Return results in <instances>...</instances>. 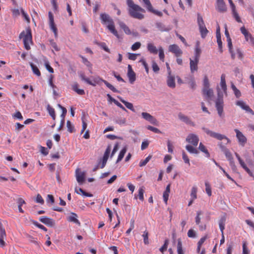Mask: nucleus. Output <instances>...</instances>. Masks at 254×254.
I'll return each mask as SVG.
<instances>
[{
  "instance_id": "nucleus-52",
  "label": "nucleus",
  "mask_w": 254,
  "mask_h": 254,
  "mask_svg": "<svg viewBox=\"0 0 254 254\" xmlns=\"http://www.w3.org/2000/svg\"><path fill=\"white\" fill-rule=\"evenodd\" d=\"M207 239V236H205L204 237H202L199 241H198L197 243V250L198 251L200 250V247L201 245L203 244V243L205 242V241Z\"/></svg>"
},
{
  "instance_id": "nucleus-27",
  "label": "nucleus",
  "mask_w": 254,
  "mask_h": 254,
  "mask_svg": "<svg viewBox=\"0 0 254 254\" xmlns=\"http://www.w3.org/2000/svg\"><path fill=\"white\" fill-rule=\"evenodd\" d=\"M226 217L225 216L222 217L219 221V226L221 231L222 235L223 234V231L225 229Z\"/></svg>"
},
{
  "instance_id": "nucleus-2",
  "label": "nucleus",
  "mask_w": 254,
  "mask_h": 254,
  "mask_svg": "<svg viewBox=\"0 0 254 254\" xmlns=\"http://www.w3.org/2000/svg\"><path fill=\"white\" fill-rule=\"evenodd\" d=\"M100 18L101 23L104 25H106L109 30L116 37L119 38V35L115 29L114 22L110 16L106 13H102L100 14Z\"/></svg>"
},
{
  "instance_id": "nucleus-57",
  "label": "nucleus",
  "mask_w": 254,
  "mask_h": 254,
  "mask_svg": "<svg viewBox=\"0 0 254 254\" xmlns=\"http://www.w3.org/2000/svg\"><path fill=\"white\" fill-rule=\"evenodd\" d=\"M203 88H209V82L208 79L206 76H205L203 79Z\"/></svg>"
},
{
  "instance_id": "nucleus-14",
  "label": "nucleus",
  "mask_w": 254,
  "mask_h": 254,
  "mask_svg": "<svg viewBox=\"0 0 254 254\" xmlns=\"http://www.w3.org/2000/svg\"><path fill=\"white\" fill-rule=\"evenodd\" d=\"M178 117L180 120L185 123L187 125L192 127H194L195 126L194 123L192 122L189 117L185 116L182 113L179 114Z\"/></svg>"
},
{
  "instance_id": "nucleus-61",
  "label": "nucleus",
  "mask_w": 254,
  "mask_h": 254,
  "mask_svg": "<svg viewBox=\"0 0 254 254\" xmlns=\"http://www.w3.org/2000/svg\"><path fill=\"white\" fill-rule=\"evenodd\" d=\"M188 236L190 238H195L196 237V233L193 230L190 229L188 232Z\"/></svg>"
},
{
  "instance_id": "nucleus-56",
  "label": "nucleus",
  "mask_w": 254,
  "mask_h": 254,
  "mask_svg": "<svg viewBox=\"0 0 254 254\" xmlns=\"http://www.w3.org/2000/svg\"><path fill=\"white\" fill-rule=\"evenodd\" d=\"M140 46V43L139 42H136L131 46V49L132 51H136L139 49Z\"/></svg>"
},
{
  "instance_id": "nucleus-40",
  "label": "nucleus",
  "mask_w": 254,
  "mask_h": 254,
  "mask_svg": "<svg viewBox=\"0 0 254 254\" xmlns=\"http://www.w3.org/2000/svg\"><path fill=\"white\" fill-rule=\"evenodd\" d=\"M30 66L31 67L33 73L37 76H40L41 75V72L39 70L38 68L32 63L30 64Z\"/></svg>"
},
{
  "instance_id": "nucleus-37",
  "label": "nucleus",
  "mask_w": 254,
  "mask_h": 254,
  "mask_svg": "<svg viewBox=\"0 0 254 254\" xmlns=\"http://www.w3.org/2000/svg\"><path fill=\"white\" fill-rule=\"evenodd\" d=\"M47 110L50 115L52 117V119L55 120L56 119L55 109L51 107L49 105H48L47 106Z\"/></svg>"
},
{
  "instance_id": "nucleus-31",
  "label": "nucleus",
  "mask_w": 254,
  "mask_h": 254,
  "mask_svg": "<svg viewBox=\"0 0 254 254\" xmlns=\"http://www.w3.org/2000/svg\"><path fill=\"white\" fill-rule=\"evenodd\" d=\"M216 9L220 12H225L227 10V8L225 4V2L219 3L217 4Z\"/></svg>"
},
{
  "instance_id": "nucleus-43",
  "label": "nucleus",
  "mask_w": 254,
  "mask_h": 254,
  "mask_svg": "<svg viewBox=\"0 0 254 254\" xmlns=\"http://www.w3.org/2000/svg\"><path fill=\"white\" fill-rule=\"evenodd\" d=\"M152 158V155H148L144 160H142L140 161L139 166L140 167H143L146 165V164L150 161Z\"/></svg>"
},
{
  "instance_id": "nucleus-8",
  "label": "nucleus",
  "mask_w": 254,
  "mask_h": 254,
  "mask_svg": "<svg viewBox=\"0 0 254 254\" xmlns=\"http://www.w3.org/2000/svg\"><path fill=\"white\" fill-rule=\"evenodd\" d=\"M169 51L174 54L176 57H180L183 54L182 50L176 44H172L169 46Z\"/></svg>"
},
{
  "instance_id": "nucleus-55",
  "label": "nucleus",
  "mask_w": 254,
  "mask_h": 254,
  "mask_svg": "<svg viewBox=\"0 0 254 254\" xmlns=\"http://www.w3.org/2000/svg\"><path fill=\"white\" fill-rule=\"evenodd\" d=\"M183 159L184 160L185 163L188 164L189 166L190 165V159L188 155L183 151L182 153Z\"/></svg>"
},
{
  "instance_id": "nucleus-62",
  "label": "nucleus",
  "mask_w": 254,
  "mask_h": 254,
  "mask_svg": "<svg viewBox=\"0 0 254 254\" xmlns=\"http://www.w3.org/2000/svg\"><path fill=\"white\" fill-rule=\"evenodd\" d=\"M80 57L82 59V62L85 65H86L87 66H88V67L91 66V64L90 62L89 61H88L86 58H84V57H83L82 56H80Z\"/></svg>"
},
{
  "instance_id": "nucleus-5",
  "label": "nucleus",
  "mask_w": 254,
  "mask_h": 254,
  "mask_svg": "<svg viewBox=\"0 0 254 254\" xmlns=\"http://www.w3.org/2000/svg\"><path fill=\"white\" fill-rule=\"evenodd\" d=\"M197 21L201 36L202 38H204L208 34V30L206 28L202 17L199 13L197 14Z\"/></svg>"
},
{
  "instance_id": "nucleus-36",
  "label": "nucleus",
  "mask_w": 254,
  "mask_h": 254,
  "mask_svg": "<svg viewBox=\"0 0 254 254\" xmlns=\"http://www.w3.org/2000/svg\"><path fill=\"white\" fill-rule=\"evenodd\" d=\"M186 148L190 153L197 154L199 152L197 149L190 145H187Z\"/></svg>"
},
{
  "instance_id": "nucleus-45",
  "label": "nucleus",
  "mask_w": 254,
  "mask_h": 254,
  "mask_svg": "<svg viewBox=\"0 0 254 254\" xmlns=\"http://www.w3.org/2000/svg\"><path fill=\"white\" fill-rule=\"evenodd\" d=\"M205 191L207 195L209 196H211L212 195V192H211V188L208 182L205 183Z\"/></svg>"
},
{
  "instance_id": "nucleus-35",
  "label": "nucleus",
  "mask_w": 254,
  "mask_h": 254,
  "mask_svg": "<svg viewBox=\"0 0 254 254\" xmlns=\"http://www.w3.org/2000/svg\"><path fill=\"white\" fill-rule=\"evenodd\" d=\"M177 253L178 254H184L183 250L182 243L180 238L178 239L177 240Z\"/></svg>"
},
{
  "instance_id": "nucleus-60",
  "label": "nucleus",
  "mask_w": 254,
  "mask_h": 254,
  "mask_svg": "<svg viewBox=\"0 0 254 254\" xmlns=\"http://www.w3.org/2000/svg\"><path fill=\"white\" fill-rule=\"evenodd\" d=\"M35 201L37 203H39L41 204H43L44 203V200L40 194H37Z\"/></svg>"
},
{
  "instance_id": "nucleus-1",
  "label": "nucleus",
  "mask_w": 254,
  "mask_h": 254,
  "mask_svg": "<svg viewBox=\"0 0 254 254\" xmlns=\"http://www.w3.org/2000/svg\"><path fill=\"white\" fill-rule=\"evenodd\" d=\"M129 15L132 18L142 19L144 18L145 10L139 5L134 3L132 0H127Z\"/></svg>"
},
{
  "instance_id": "nucleus-16",
  "label": "nucleus",
  "mask_w": 254,
  "mask_h": 254,
  "mask_svg": "<svg viewBox=\"0 0 254 254\" xmlns=\"http://www.w3.org/2000/svg\"><path fill=\"white\" fill-rule=\"evenodd\" d=\"M6 238V233L4 228L1 224H0V247H4L5 245V242L4 239Z\"/></svg>"
},
{
  "instance_id": "nucleus-38",
  "label": "nucleus",
  "mask_w": 254,
  "mask_h": 254,
  "mask_svg": "<svg viewBox=\"0 0 254 254\" xmlns=\"http://www.w3.org/2000/svg\"><path fill=\"white\" fill-rule=\"evenodd\" d=\"M197 188L195 186H193L191 190L190 198L192 199H195L197 198Z\"/></svg>"
},
{
  "instance_id": "nucleus-64",
  "label": "nucleus",
  "mask_w": 254,
  "mask_h": 254,
  "mask_svg": "<svg viewBox=\"0 0 254 254\" xmlns=\"http://www.w3.org/2000/svg\"><path fill=\"white\" fill-rule=\"evenodd\" d=\"M250 37H248L247 39H245L247 42L254 47V38L252 36V34H250Z\"/></svg>"
},
{
  "instance_id": "nucleus-63",
  "label": "nucleus",
  "mask_w": 254,
  "mask_h": 254,
  "mask_svg": "<svg viewBox=\"0 0 254 254\" xmlns=\"http://www.w3.org/2000/svg\"><path fill=\"white\" fill-rule=\"evenodd\" d=\"M107 160H108V159H106L104 158L103 157L102 160H101V162H100L99 163V167H100L101 168H104V167L105 166V165L106 164Z\"/></svg>"
},
{
  "instance_id": "nucleus-48",
  "label": "nucleus",
  "mask_w": 254,
  "mask_h": 254,
  "mask_svg": "<svg viewBox=\"0 0 254 254\" xmlns=\"http://www.w3.org/2000/svg\"><path fill=\"white\" fill-rule=\"evenodd\" d=\"M241 33L245 36V39L250 37V33L247 31L244 26H243L240 29Z\"/></svg>"
},
{
  "instance_id": "nucleus-41",
  "label": "nucleus",
  "mask_w": 254,
  "mask_h": 254,
  "mask_svg": "<svg viewBox=\"0 0 254 254\" xmlns=\"http://www.w3.org/2000/svg\"><path fill=\"white\" fill-rule=\"evenodd\" d=\"M144 192V188L143 187H140L138 189V196L139 199L141 201H143L144 200V196L143 194Z\"/></svg>"
},
{
  "instance_id": "nucleus-19",
  "label": "nucleus",
  "mask_w": 254,
  "mask_h": 254,
  "mask_svg": "<svg viewBox=\"0 0 254 254\" xmlns=\"http://www.w3.org/2000/svg\"><path fill=\"white\" fill-rule=\"evenodd\" d=\"M236 105L240 106L242 109L245 110L247 112L250 113L252 115H254V112L243 101H238L236 102Z\"/></svg>"
},
{
  "instance_id": "nucleus-23",
  "label": "nucleus",
  "mask_w": 254,
  "mask_h": 254,
  "mask_svg": "<svg viewBox=\"0 0 254 254\" xmlns=\"http://www.w3.org/2000/svg\"><path fill=\"white\" fill-rule=\"evenodd\" d=\"M78 87H79V84L76 82H74L71 85L72 89L74 92H75L77 94L80 95H83L85 94L84 90L83 89H79Z\"/></svg>"
},
{
  "instance_id": "nucleus-34",
  "label": "nucleus",
  "mask_w": 254,
  "mask_h": 254,
  "mask_svg": "<svg viewBox=\"0 0 254 254\" xmlns=\"http://www.w3.org/2000/svg\"><path fill=\"white\" fill-rule=\"evenodd\" d=\"M120 101L126 106V107L130 110L131 111L134 112V109L133 108V105L132 103L128 102L125 100L123 99L122 98H120Z\"/></svg>"
},
{
  "instance_id": "nucleus-50",
  "label": "nucleus",
  "mask_w": 254,
  "mask_h": 254,
  "mask_svg": "<svg viewBox=\"0 0 254 254\" xmlns=\"http://www.w3.org/2000/svg\"><path fill=\"white\" fill-rule=\"evenodd\" d=\"M224 153L226 156V157L230 161V162H233V158L231 152L228 149H226L225 150Z\"/></svg>"
},
{
  "instance_id": "nucleus-39",
  "label": "nucleus",
  "mask_w": 254,
  "mask_h": 254,
  "mask_svg": "<svg viewBox=\"0 0 254 254\" xmlns=\"http://www.w3.org/2000/svg\"><path fill=\"white\" fill-rule=\"evenodd\" d=\"M126 152H127V148H126V147H125L120 151L119 155L118 156L117 160V162H119L122 160V159L123 158Z\"/></svg>"
},
{
  "instance_id": "nucleus-53",
  "label": "nucleus",
  "mask_w": 254,
  "mask_h": 254,
  "mask_svg": "<svg viewBox=\"0 0 254 254\" xmlns=\"http://www.w3.org/2000/svg\"><path fill=\"white\" fill-rule=\"evenodd\" d=\"M233 53L235 54V58L237 57L239 59L242 60L243 58V54L239 49H237L236 52L233 51Z\"/></svg>"
},
{
  "instance_id": "nucleus-21",
  "label": "nucleus",
  "mask_w": 254,
  "mask_h": 254,
  "mask_svg": "<svg viewBox=\"0 0 254 254\" xmlns=\"http://www.w3.org/2000/svg\"><path fill=\"white\" fill-rule=\"evenodd\" d=\"M190 70L191 73H193L194 71H197L198 69V63L199 60L194 59L192 60L191 58L190 59Z\"/></svg>"
},
{
  "instance_id": "nucleus-47",
  "label": "nucleus",
  "mask_w": 254,
  "mask_h": 254,
  "mask_svg": "<svg viewBox=\"0 0 254 254\" xmlns=\"http://www.w3.org/2000/svg\"><path fill=\"white\" fill-rule=\"evenodd\" d=\"M241 33L245 36V39L250 37V33L247 31L244 26H243L240 29Z\"/></svg>"
},
{
  "instance_id": "nucleus-54",
  "label": "nucleus",
  "mask_w": 254,
  "mask_h": 254,
  "mask_svg": "<svg viewBox=\"0 0 254 254\" xmlns=\"http://www.w3.org/2000/svg\"><path fill=\"white\" fill-rule=\"evenodd\" d=\"M147 128L148 130H151V131H152L155 133H160L161 132V131L158 128L153 127L151 126H148L147 127Z\"/></svg>"
},
{
  "instance_id": "nucleus-9",
  "label": "nucleus",
  "mask_w": 254,
  "mask_h": 254,
  "mask_svg": "<svg viewBox=\"0 0 254 254\" xmlns=\"http://www.w3.org/2000/svg\"><path fill=\"white\" fill-rule=\"evenodd\" d=\"M49 18V25L51 29L54 32L55 36H58V30L54 23V16L51 11L48 13Z\"/></svg>"
},
{
  "instance_id": "nucleus-22",
  "label": "nucleus",
  "mask_w": 254,
  "mask_h": 254,
  "mask_svg": "<svg viewBox=\"0 0 254 254\" xmlns=\"http://www.w3.org/2000/svg\"><path fill=\"white\" fill-rule=\"evenodd\" d=\"M175 76L170 74H168L167 76V85L170 87L174 88L176 86L175 81Z\"/></svg>"
},
{
  "instance_id": "nucleus-44",
  "label": "nucleus",
  "mask_w": 254,
  "mask_h": 254,
  "mask_svg": "<svg viewBox=\"0 0 254 254\" xmlns=\"http://www.w3.org/2000/svg\"><path fill=\"white\" fill-rule=\"evenodd\" d=\"M158 51L159 52V59L163 62L164 61L165 55L163 48L161 46L159 47Z\"/></svg>"
},
{
  "instance_id": "nucleus-12",
  "label": "nucleus",
  "mask_w": 254,
  "mask_h": 254,
  "mask_svg": "<svg viewBox=\"0 0 254 254\" xmlns=\"http://www.w3.org/2000/svg\"><path fill=\"white\" fill-rule=\"evenodd\" d=\"M202 94L204 97L208 101H210L213 97V91L212 89L209 88L202 89Z\"/></svg>"
},
{
  "instance_id": "nucleus-18",
  "label": "nucleus",
  "mask_w": 254,
  "mask_h": 254,
  "mask_svg": "<svg viewBox=\"0 0 254 254\" xmlns=\"http://www.w3.org/2000/svg\"><path fill=\"white\" fill-rule=\"evenodd\" d=\"M127 68V76L128 77L129 82L132 84L135 81L136 79L135 73L133 71L131 66L130 64L128 65Z\"/></svg>"
},
{
  "instance_id": "nucleus-30",
  "label": "nucleus",
  "mask_w": 254,
  "mask_h": 254,
  "mask_svg": "<svg viewBox=\"0 0 254 254\" xmlns=\"http://www.w3.org/2000/svg\"><path fill=\"white\" fill-rule=\"evenodd\" d=\"M227 41L228 42V46L229 48V50L231 53V58L232 59L234 60L235 59V54L233 53V51L232 50V43L231 41V38H227Z\"/></svg>"
},
{
  "instance_id": "nucleus-6",
  "label": "nucleus",
  "mask_w": 254,
  "mask_h": 254,
  "mask_svg": "<svg viewBox=\"0 0 254 254\" xmlns=\"http://www.w3.org/2000/svg\"><path fill=\"white\" fill-rule=\"evenodd\" d=\"M202 129L207 135L212 137L215 138L219 140H222V139H225L227 140L228 142H230V139L224 135L214 132L204 127H203Z\"/></svg>"
},
{
  "instance_id": "nucleus-46",
  "label": "nucleus",
  "mask_w": 254,
  "mask_h": 254,
  "mask_svg": "<svg viewBox=\"0 0 254 254\" xmlns=\"http://www.w3.org/2000/svg\"><path fill=\"white\" fill-rule=\"evenodd\" d=\"M148 232L147 230H145L143 232V234H142V237L143 238V242L144 244L148 245L149 244L148 240Z\"/></svg>"
},
{
  "instance_id": "nucleus-29",
  "label": "nucleus",
  "mask_w": 254,
  "mask_h": 254,
  "mask_svg": "<svg viewBox=\"0 0 254 254\" xmlns=\"http://www.w3.org/2000/svg\"><path fill=\"white\" fill-rule=\"evenodd\" d=\"M201 49L199 47V43L197 42L195 48V51H194V59H196V60H199V57L201 54Z\"/></svg>"
},
{
  "instance_id": "nucleus-13",
  "label": "nucleus",
  "mask_w": 254,
  "mask_h": 254,
  "mask_svg": "<svg viewBox=\"0 0 254 254\" xmlns=\"http://www.w3.org/2000/svg\"><path fill=\"white\" fill-rule=\"evenodd\" d=\"M235 156L237 158L241 166L246 171V172L251 176H253V174L252 171L247 166L244 161L240 157V155L237 153H235Z\"/></svg>"
},
{
  "instance_id": "nucleus-42",
  "label": "nucleus",
  "mask_w": 254,
  "mask_h": 254,
  "mask_svg": "<svg viewBox=\"0 0 254 254\" xmlns=\"http://www.w3.org/2000/svg\"><path fill=\"white\" fill-rule=\"evenodd\" d=\"M75 191L77 193H78L79 194V192H81V194L84 195V196H87V197H92L93 196L92 194L91 193H88V192H85L84 190H83L81 188H79L78 190H77V189L76 188L75 189Z\"/></svg>"
},
{
  "instance_id": "nucleus-24",
  "label": "nucleus",
  "mask_w": 254,
  "mask_h": 254,
  "mask_svg": "<svg viewBox=\"0 0 254 254\" xmlns=\"http://www.w3.org/2000/svg\"><path fill=\"white\" fill-rule=\"evenodd\" d=\"M147 49L151 54L156 55L158 53V50L153 43H149L147 45Z\"/></svg>"
},
{
  "instance_id": "nucleus-26",
  "label": "nucleus",
  "mask_w": 254,
  "mask_h": 254,
  "mask_svg": "<svg viewBox=\"0 0 254 254\" xmlns=\"http://www.w3.org/2000/svg\"><path fill=\"white\" fill-rule=\"evenodd\" d=\"M225 77L226 76L224 74H222L221 75L220 86L221 87L222 89L223 90L224 92L226 93L227 85L226 84Z\"/></svg>"
},
{
  "instance_id": "nucleus-32",
  "label": "nucleus",
  "mask_w": 254,
  "mask_h": 254,
  "mask_svg": "<svg viewBox=\"0 0 254 254\" xmlns=\"http://www.w3.org/2000/svg\"><path fill=\"white\" fill-rule=\"evenodd\" d=\"M198 148L201 152H202L205 154V156L206 157H207V158L210 157V154H209L208 150L206 149V147L201 142H200L199 143Z\"/></svg>"
},
{
  "instance_id": "nucleus-11",
  "label": "nucleus",
  "mask_w": 254,
  "mask_h": 254,
  "mask_svg": "<svg viewBox=\"0 0 254 254\" xmlns=\"http://www.w3.org/2000/svg\"><path fill=\"white\" fill-rule=\"evenodd\" d=\"M186 141L188 142L191 143L193 146H196L199 141V138L196 135L193 133H190L187 136Z\"/></svg>"
},
{
  "instance_id": "nucleus-51",
  "label": "nucleus",
  "mask_w": 254,
  "mask_h": 254,
  "mask_svg": "<svg viewBox=\"0 0 254 254\" xmlns=\"http://www.w3.org/2000/svg\"><path fill=\"white\" fill-rule=\"evenodd\" d=\"M142 1L144 3V6L148 11L152 9V6L149 0H142Z\"/></svg>"
},
{
  "instance_id": "nucleus-10",
  "label": "nucleus",
  "mask_w": 254,
  "mask_h": 254,
  "mask_svg": "<svg viewBox=\"0 0 254 254\" xmlns=\"http://www.w3.org/2000/svg\"><path fill=\"white\" fill-rule=\"evenodd\" d=\"M234 130L236 133V137L238 139L239 144L242 146H244L247 141L246 137L238 129H235Z\"/></svg>"
},
{
  "instance_id": "nucleus-7",
  "label": "nucleus",
  "mask_w": 254,
  "mask_h": 254,
  "mask_svg": "<svg viewBox=\"0 0 254 254\" xmlns=\"http://www.w3.org/2000/svg\"><path fill=\"white\" fill-rule=\"evenodd\" d=\"M223 106L224 102L223 96H221L219 92L218 91V97L215 101V107L220 117L222 116L223 113Z\"/></svg>"
},
{
  "instance_id": "nucleus-3",
  "label": "nucleus",
  "mask_w": 254,
  "mask_h": 254,
  "mask_svg": "<svg viewBox=\"0 0 254 254\" xmlns=\"http://www.w3.org/2000/svg\"><path fill=\"white\" fill-rule=\"evenodd\" d=\"M79 77L82 80L87 82L88 84L93 86H95L96 84H99L100 82H103L106 86L111 90L113 92L118 93L119 91L115 88L111 84L109 83L106 80L103 79L99 76H97L94 78L93 82L91 81L88 78L86 77L84 73H80Z\"/></svg>"
},
{
  "instance_id": "nucleus-15",
  "label": "nucleus",
  "mask_w": 254,
  "mask_h": 254,
  "mask_svg": "<svg viewBox=\"0 0 254 254\" xmlns=\"http://www.w3.org/2000/svg\"><path fill=\"white\" fill-rule=\"evenodd\" d=\"M141 116L144 119L149 122L151 124L153 125L157 124V121L156 119L150 114L146 112H142Z\"/></svg>"
},
{
  "instance_id": "nucleus-49",
  "label": "nucleus",
  "mask_w": 254,
  "mask_h": 254,
  "mask_svg": "<svg viewBox=\"0 0 254 254\" xmlns=\"http://www.w3.org/2000/svg\"><path fill=\"white\" fill-rule=\"evenodd\" d=\"M66 127L67 128V130L69 132L72 133L74 131V127L69 121H67Z\"/></svg>"
},
{
  "instance_id": "nucleus-4",
  "label": "nucleus",
  "mask_w": 254,
  "mask_h": 254,
  "mask_svg": "<svg viewBox=\"0 0 254 254\" xmlns=\"http://www.w3.org/2000/svg\"><path fill=\"white\" fill-rule=\"evenodd\" d=\"M20 39H23L25 48L27 50L30 49V44H32V36L30 27L27 28L25 31L21 32L19 36Z\"/></svg>"
},
{
  "instance_id": "nucleus-25",
  "label": "nucleus",
  "mask_w": 254,
  "mask_h": 254,
  "mask_svg": "<svg viewBox=\"0 0 254 254\" xmlns=\"http://www.w3.org/2000/svg\"><path fill=\"white\" fill-rule=\"evenodd\" d=\"M77 215L76 214L74 213H71V215L68 217L67 220L70 222H73L79 225H80V223L79 220L77 219Z\"/></svg>"
},
{
  "instance_id": "nucleus-58",
  "label": "nucleus",
  "mask_w": 254,
  "mask_h": 254,
  "mask_svg": "<svg viewBox=\"0 0 254 254\" xmlns=\"http://www.w3.org/2000/svg\"><path fill=\"white\" fill-rule=\"evenodd\" d=\"M152 67L154 72L158 73L159 71L160 68L158 64L155 62H152Z\"/></svg>"
},
{
  "instance_id": "nucleus-59",
  "label": "nucleus",
  "mask_w": 254,
  "mask_h": 254,
  "mask_svg": "<svg viewBox=\"0 0 254 254\" xmlns=\"http://www.w3.org/2000/svg\"><path fill=\"white\" fill-rule=\"evenodd\" d=\"M168 240H166L164 245L161 247V248H160V251L162 253H163L165 251H166L168 248Z\"/></svg>"
},
{
  "instance_id": "nucleus-33",
  "label": "nucleus",
  "mask_w": 254,
  "mask_h": 254,
  "mask_svg": "<svg viewBox=\"0 0 254 254\" xmlns=\"http://www.w3.org/2000/svg\"><path fill=\"white\" fill-rule=\"evenodd\" d=\"M232 10L233 16L234 18L235 19V20L239 23H242V21L241 20L240 17L239 15V14L238 13V12H237V11L236 10V7H234L232 8Z\"/></svg>"
},
{
  "instance_id": "nucleus-17",
  "label": "nucleus",
  "mask_w": 254,
  "mask_h": 254,
  "mask_svg": "<svg viewBox=\"0 0 254 254\" xmlns=\"http://www.w3.org/2000/svg\"><path fill=\"white\" fill-rule=\"evenodd\" d=\"M39 220L44 224L50 227L53 226L55 224V221L53 219L49 218L46 216L41 217L39 218Z\"/></svg>"
},
{
  "instance_id": "nucleus-28",
  "label": "nucleus",
  "mask_w": 254,
  "mask_h": 254,
  "mask_svg": "<svg viewBox=\"0 0 254 254\" xmlns=\"http://www.w3.org/2000/svg\"><path fill=\"white\" fill-rule=\"evenodd\" d=\"M119 25L120 26V27L124 31L126 34L127 35H129L131 34V31L128 28V26L126 25V24L124 23L123 22L120 21L119 22Z\"/></svg>"
},
{
  "instance_id": "nucleus-20",
  "label": "nucleus",
  "mask_w": 254,
  "mask_h": 254,
  "mask_svg": "<svg viewBox=\"0 0 254 254\" xmlns=\"http://www.w3.org/2000/svg\"><path fill=\"white\" fill-rule=\"evenodd\" d=\"M75 176L77 182L82 184L85 181V173L84 172H79V169H77L75 171Z\"/></svg>"
}]
</instances>
